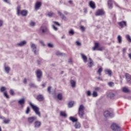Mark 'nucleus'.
Here are the masks:
<instances>
[{
	"label": "nucleus",
	"instance_id": "f257e3e1",
	"mask_svg": "<svg viewBox=\"0 0 131 131\" xmlns=\"http://www.w3.org/2000/svg\"><path fill=\"white\" fill-rule=\"evenodd\" d=\"M30 105L32 108L33 110H34V112L37 115H38L39 117H40V112H39V108L36 106V105H33L31 102L29 103Z\"/></svg>",
	"mask_w": 131,
	"mask_h": 131
},
{
	"label": "nucleus",
	"instance_id": "f03ea898",
	"mask_svg": "<svg viewBox=\"0 0 131 131\" xmlns=\"http://www.w3.org/2000/svg\"><path fill=\"white\" fill-rule=\"evenodd\" d=\"M84 106L83 105L81 104L78 109V114L79 116L82 118V117H83V116L84 115Z\"/></svg>",
	"mask_w": 131,
	"mask_h": 131
},
{
	"label": "nucleus",
	"instance_id": "7ed1b4c3",
	"mask_svg": "<svg viewBox=\"0 0 131 131\" xmlns=\"http://www.w3.org/2000/svg\"><path fill=\"white\" fill-rule=\"evenodd\" d=\"M30 46L31 48L32 49V51L34 53V55H37L38 53L36 51V50L37 49V46H36V45L33 43H31Z\"/></svg>",
	"mask_w": 131,
	"mask_h": 131
},
{
	"label": "nucleus",
	"instance_id": "20e7f679",
	"mask_svg": "<svg viewBox=\"0 0 131 131\" xmlns=\"http://www.w3.org/2000/svg\"><path fill=\"white\" fill-rule=\"evenodd\" d=\"M36 75L38 78V81H40V78L42 77V72L41 70L38 69L36 71Z\"/></svg>",
	"mask_w": 131,
	"mask_h": 131
},
{
	"label": "nucleus",
	"instance_id": "39448f33",
	"mask_svg": "<svg viewBox=\"0 0 131 131\" xmlns=\"http://www.w3.org/2000/svg\"><path fill=\"white\" fill-rule=\"evenodd\" d=\"M111 128L114 131H121L120 127L115 123L112 124L111 126Z\"/></svg>",
	"mask_w": 131,
	"mask_h": 131
},
{
	"label": "nucleus",
	"instance_id": "423d86ee",
	"mask_svg": "<svg viewBox=\"0 0 131 131\" xmlns=\"http://www.w3.org/2000/svg\"><path fill=\"white\" fill-rule=\"evenodd\" d=\"M104 116L105 117H113V116H114V114H113V113H110L109 111H106L104 112Z\"/></svg>",
	"mask_w": 131,
	"mask_h": 131
},
{
	"label": "nucleus",
	"instance_id": "0eeeda50",
	"mask_svg": "<svg viewBox=\"0 0 131 131\" xmlns=\"http://www.w3.org/2000/svg\"><path fill=\"white\" fill-rule=\"evenodd\" d=\"M27 43V41L25 40L21 41L16 44V47H24V46H26V44Z\"/></svg>",
	"mask_w": 131,
	"mask_h": 131
},
{
	"label": "nucleus",
	"instance_id": "6e6552de",
	"mask_svg": "<svg viewBox=\"0 0 131 131\" xmlns=\"http://www.w3.org/2000/svg\"><path fill=\"white\" fill-rule=\"evenodd\" d=\"M48 30V28L46 26H42L41 27L40 29V32L42 33V34H45L47 32V31Z\"/></svg>",
	"mask_w": 131,
	"mask_h": 131
},
{
	"label": "nucleus",
	"instance_id": "1a4fd4ad",
	"mask_svg": "<svg viewBox=\"0 0 131 131\" xmlns=\"http://www.w3.org/2000/svg\"><path fill=\"white\" fill-rule=\"evenodd\" d=\"M36 100L39 101V102H42L45 100V97H43L42 95H38L37 96Z\"/></svg>",
	"mask_w": 131,
	"mask_h": 131
},
{
	"label": "nucleus",
	"instance_id": "9d476101",
	"mask_svg": "<svg viewBox=\"0 0 131 131\" xmlns=\"http://www.w3.org/2000/svg\"><path fill=\"white\" fill-rule=\"evenodd\" d=\"M37 118L36 117H31L28 118V121L29 123H32L34 120H36Z\"/></svg>",
	"mask_w": 131,
	"mask_h": 131
},
{
	"label": "nucleus",
	"instance_id": "9b49d317",
	"mask_svg": "<svg viewBox=\"0 0 131 131\" xmlns=\"http://www.w3.org/2000/svg\"><path fill=\"white\" fill-rule=\"evenodd\" d=\"M102 15H104V11L102 9H99L96 12V16H102Z\"/></svg>",
	"mask_w": 131,
	"mask_h": 131
},
{
	"label": "nucleus",
	"instance_id": "f8f14e48",
	"mask_svg": "<svg viewBox=\"0 0 131 131\" xmlns=\"http://www.w3.org/2000/svg\"><path fill=\"white\" fill-rule=\"evenodd\" d=\"M58 14L59 15L60 17L62 19V20H64V21H67V17L62 13V12L60 11H58Z\"/></svg>",
	"mask_w": 131,
	"mask_h": 131
},
{
	"label": "nucleus",
	"instance_id": "ddd939ff",
	"mask_svg": "<svg viewBox=\"0 0 131 131\" xmlns=\"http://www.w3.org/2000/svg\"><path fill=\"white\" fill-rule=\"evenodd\" d=\"M18 104L23 108V104H25V98H21L18 101Z\"/></svg>",
	"mask_w": 131,
	"mask_h": 131
},
{
	"label": "nucleus",
	"instance_id": "4468645a",
	"mask_svg": "<svg viewBox=\"0 0 131 131\" xmlns=\"http://www.w3.org/2000/svg\"><path fill=\"white\" fill-rule=\"evenodd\" d=\"M41 7V2H37L36 3L35 5V10H39V8Z\"/></svg>",
	"mask_w": 131,
	"mask_h": 131
},
{
	"label": "nucleus",
	"instance_id": "2eb2a0df",
	"mask_svg": "<svg viewBox=\"0 0 131 131\" xmlns=\"http://www.w3.org/2000/svg\"><path fill=\"white\" fill-rule=\"evenodd\" d=\"M126 79L128 83H131V75L126 73L125 74Z\"/></svg>",
	"mask_w": 131,
	"mask_h": 131
},
{
	"label": "nucleus",
	"instance_id": "dca6fc26",
	"mask_svg": "<svg viewBox=\"0 0 131 131\" xmlns=\"http://www.w3.org/2000/svg\"><path fill=\"white\" fill-rule=\"evenodd\" d=\"M89 61H90V62L88 63V67L89 68H92V67L94 66V61H93V59H92V58H89Z\"/></svg>",
	"mask_w": 131,
	"mask_h": 131
},
{
	"label": "nucleus",
	"instance_id": "f3484780",
	"mask_svg": "<svg viewBox=\"0 0 131 131\" xmlns=\"http://www.w3.org/2000/svg\"><path fill=\"white\" fill-rule=\"evenodd\" d=\"M80 55L84 63H86V62H88V57L83 53H80Z\"/></svg>",
	"mask_w": 131,
	"mask_h": 131
},
{
	"label": "nucleus",
	"instance_id": "a211bd4d",
	"mask_svg": "<svg viewBox=\"0 0 131 131\" xmlns=\"http://www.w3.org/2000/svg\"><path fill=\"white\" fill-rule=\"evenodd\" d=\"M40 125H41V122L36 121L34 123V127H36L37 128H38V127H40Z\"/></svg>",
	"mask_w": 131,
	"mask_h": 131
},
{
	"label": "nucleus",
	"instance_id": "6ab92c4d",
	"mask_svg": "<svg viewBox=\"0 0 131 131\" xmlns=\"http://www.w3.org/2000/svg\"><path fill=\"white\" fill-rule=\"evenodd\" d=\"M89 6L90 8H91L93 10L96 9V4H95V3H94L93 1H91L89 3Z\"/></svg>",
	"mask_w": 131,
	"mask_h": 131
},
{
	"label": "nucleus",
	"instance_id": "aec40b11",
	"mask_svg": "<svg viewBox=\"0 0 131 131\" xmlns=\"http://www.w3.org/2000/svg\"><path fill=\"white\" fill-rule=\"evenodd\" d=\"M104 71H105L106 74H108V76H112V71L111 70H108V69H105Z\"/></svg>",
	"mask_w": 131,
	"mask_h": 131
},
{
	"label": "nucleus",
	"instance_id": "412c9836",
	"mask_svg": "<svg viewBox=\"0 0 131 131\" xmlns=\"http://www.w3.org/2000/svg\"><path fill=\"white\" fill-rule=\"evenodd\" d=\"M107 97L108 98H110V99H114V97H115V95L113 93L111 92L107 94Z\"/></svg>",
	"mask_w": 131,
	"mask_h": 131
},
{
	"label": "nucleus",
	"instance_id": "4be33fe9",
	"mask_svg": "<svg viewBox=\"0 0 131 131\" xmlns=\"http://www.w3.org/2000/svg\"><path fill=\"white\" fill-rule=\"evenodd\" d=\"M119 25L122 27L123 28L124 27V26H126V22L123 21H121L120 23H119Z\"/></svg>",
	"mask_w": 131,
	"mask_h": 131
},
{
	"label": "nucleus",
	"instance_id": "5701e85b",
	"mask_svg": "<svg viewBox=\"0 0 131 131\" xmlns=\"http://www.w3.org/2000/svg\"><path fill=\"white\" fill-rule=\"evenodd\" d=\"M81 126V125H80V123L78 122H76L74 125V127L76 129L80 128Z\"/></svg>",
	"mask_w": 131,
	"mask_h": 131
},
{
	"label": "nucleus",
	"instance_id": "b1692460",
	"mask_svg": "<svg viewBox=\"0 0 131 131\" xmlns=\"http://www.w3.org/2000/svg\"><path fill=\"white\" fill-rule=\"evenodd\" d=\"M107 5L109 9H112L113 5H112V1L109 0L107 2Z\"/></svg>",
	"mask_w": 131,
	"mask_h": 131
},
{
	"label": "nucleus",
	"instance_id": "393cba45",
	"mask_svg": "<svg viewBox=\"0 0 131 131\" xmlns=\"http://www.w3.org/2000/svg\"><path fill=\"white\" fill-rule=\"evenodd\" d=\"M21 7L20 6H18L17 7V14L18 15V16H19V15H20L21 14Z\"/></svg>",
	"mask_w": 131,
	"mask_h": 131
},
{
	"label": "nucleus",
	"instance_id": "a878e982",
	"mask_svg": "<svg viewBox=\"0 0 131 131\" xmlns=\"http://www.w3.org/2000/svg\"><path fill=\"white\" fill-rule=\"evenodd\" d=\"M60 115L62 117H64V118L67 117V114H66V113H65L64 112H60Z\"/></svg>",
	"mask_w": 131,
	"mask_h": 131
},
{
	"label": "nucleus",
	"instance_id": "bb28decb",
	"mask_svg": "<svg viewBox=\"0 0 131 131\" xmlns=\"http://www.w3.org/2000/svg\"><path fill=\"white\" fill-rule=\"evenodd\" d=\"M36 25V23L32 20H31L30 23H29V25L31 27H34V26H35V25Z\"/></svg>",
	"mask_w": 131,
	"mask_h": 131
},
{
	"label": "nucleus",
	"instance_id": "cd10ccee",
	"mask_svg": "<svg viewBox=\"0 0 131 131\" xmlns=\"http://www.w3.org/2000/svg\"><path fill=\"white\" fill-rule=\"evenodd\" d=\"M70 120H71L72 122H77V119L75 118V117H70Z\"/></svg>",
	"mask_w": 131,
	"mask_h": 131
},
{
	"label": "nucleus",
	"instance_id": "c85d7f7f",
	"mask_svg": "<svg viewBox=\"0 0 131 131\" xmlns=\"http://www.w3.org/2000/svg\"><path fill=\"white\" fill-rule=\"evenodd\" d=\"M57 99L60 100H62L63 99V94L62 93H59L57 95Z\"/></svg>",
	"mask_w": 131,
	"mask_h": 131
},
{
	"label": "nucleus",
	"instance_id": "c756f323",
	"mask_svg": "<svg viewBox=\"0 0 131 131\" xmlns=\"http://www.w3.org/2000/svg\"><path fill=\"white\" fill-rule=\"evenodd\" d=\"M71 84L72 85V88H75V85L76 84V82L73 80H71Z\"/></svg>",
	"mask_w": 131,
	"mask_h": 131
},
{
	"label": "nucleus",
	"instance_id": "7c9ffc66",
	"mask_svg": "<svg viewBox=\"0 0 131 131\" xmlns=\"http://www.w3.org/2000/svg\"><path fill=\"white\" fill-rule=\"evenodd\" d=\"M122 91L124 93H129V90L126 87L123 88Z\"/></svg>",
	"mask_w": 131,
	"mask_h": 131
},
{
	"label": "nucleus",
	"instance_id": "2f4dec72",
	"mask_svg": "<svg viewBox=\"0 0 131 131\" xmlns=\"http://www.w3.org/2000/svg\"><path fill=\"white\" fill-rule=\"evenodd\" d=\"M73 105H74V101H70L69 102L68 106L69 108L73 107Z\"/></svg>",
	"mask_w": 131,
	"mask_h": 131
},
{
	"label": "nucleus",
	"instance_id": "473e14b6",
	"mask_svg": "<svg viewBox=\"0 0 131 131\" xmlns=\"http://www.w3.org/2000/svg\"><path fill=\"white\" fill-rule=\"evenodd\" d=\"M20 14L22 15V16H27V11L26 10H23Z\"/></svg>",
	"mask_w": 131,
	"mask_h": 131
},
{
	"label": "nucleus",
	"instance_id": "72a5a7b5",
	"mask_svg": "<svg viewBox=\"0 0 131 131\" xmlns=\"http://www.w3.org/2000/svg\"><path fill=\"white\" fill-rule=\"evenodd\" d=\"M3 122L5 124H8V123H10V119H4Z\"/></svg>",
	"mask_w": 131,
	"mask_h": 131
},
{
	"label": "nucleus",
	"instance_id": "f704fd0d",
	"mask_svg": "<svg viewBox=\"0 0 131 131\" xmlns=\"http://www.w3.org/2000/svg\"><path fill=\"white\" fill-rule=\"evenodd\" d=\"M103 71V69H102V68H100L98 71H97V73L98 74L101 76V75H102V74L101 73Z\"/></svg>",
	"mask_w": 131,
	"mask_h": 131
},
{
	"label": "nucleus",
	"instance_id": "c9c22d12",
	"mask_svg": "<svg viewBox=\"0 0 131 131\" xmlns=\"http://www.w3.org/2000/svg\"><path fill=\"white\" fill-rule=\"evenodd\" d=\"M98 48H99V43H95L94 47H93V50L96 51V50H97V49H98Z\"/></svg>",
	"mask_w": 131,
	"mask_h": 131
},
{
	"label": "nucleus",
	"instance_id": "e433bc0d",
	"mask_svg": "<svg viewBox=\"0 0 131 131\" xmlns=\"http://www.w3.org/2000/svg\"><path fill=\"white\" fill-rule=\"evenodd\" d=\"M118 41L119 43H121L122 42V38L121 37L120 35L118 36Z\"/></svg>",
	"mask_w": 131,
	"mask_h": 131
},
{
	"label": "nucleus",
	"instance_id": "4c0bfd02",
	"mask_svg": "<svg viewBox=\"0 0 131 131\" xmlns=\"http://www.w3.org/2000/svg\"><path fill=\"white\" fill-rule=\"evenodd\" d=\"M92 96L94 98H96V97H98V93H97V92L96 91H93Z\"/></svg>",
	"mask_w": 131,
	"mask_h": 131
},
{
	"label": "nucleus",
	"instance_id": "58836bf2",
	"mask_svg": "<svg viewBox=\"0 0 131 131\" xmlns=\"http://www.w3.org/2000/svg\"><path fill=\"white\" fill-rule=\"evenodd\" d=\"M29 86H30V88H37V86H36V85H35V84L33 83H30Z\"/></svg>",
	"mask_w": 131,
	"mask_h": 131
},
{
	"label": "nucleus",
	"instance_id": "ea45409f",
	"mask_svg": "<svg viewBox=\"0 0 131 131\" xmlns=\"http://www.w3.org/2000/svg\"><path fill=\"white\" fill-rule=\"evenodd\" d=\"M126 38L127 39V40L129 41V42H131V38L130 36L129 35H126Z\"/></svg>",
	"mask_w": 131,
	"mask_h": 131
},
{
	"label": "nucleus",
	"instance_id": "a19ab883",
	"mask_svg": "<svg viewBox=\"0 0 131 131\" xmlns=\"http://www.w3.org/2000/svg\"><path fill=\"white\" fill-rule=\"evenodd\" d=\"M6 90H7V88H6V87L2 86L0 89V92H1V93H3V92H5V91H6Z\"/></svg>",
	"mask_w": 131,
	"mask_h": 131
},
{
	"label": "nucleus",
	"instance_id": "79ce46f5",
	"mask_svg": "<svg viewBox=\"0 0 131 131\" xmlns=\"http://www.w3.org/2000/svg\"><path fill=\"white\" fill-rule=\"evenodd\" d=\"M48 47L49 48H54V47H55V45H54V44L52 43H48Z\"/></svg>",
	"mask_w": 131,
	"mask_h": 131
},
{
	"label": "nucleus",
	"instance_id": "37998d69",
	"mask_svg": "<svg viewBox=\"0 0 131 131\" xmlns=\"http://www.w3.org/2000/svg\"><path fill=\"white\" fill-rule=\"evenodd\" d=\"M37 62L38 65H41V63H42V59H39L37 60Z\"/></svg>",
	"mask_w": 131,
	"mask_h": 131
},
{
	"label": "nucleus",
	"instance_id": "c03bdc74",
	"mask_svg": "<svg viewBox=\"0 0 131 131\" xmlns=\"http://www.w3.org/2000/svg\"><path fill=\"white\" fill-rule=\"evenodd\" d=\"M86 95L88 97H91L92 95V92H91V91L89 90L86 92Z\"/></svg>",
	"mask_w": 131,
	"mask_h": 131
},
{
	"label": "nucleus",
	"instance_id": "a18cd8bd",
	"mask_svg": "<svg viewBox=\"0 0 131 131\" xmlns=\"http://www.w3.org/2000/svg\"><path fill=\"white\" fill-rule=\"evenodd\" d=\"M108 85H109V86H111V88H112V86H114V82H110L107 83Z\"/></svg>",
	"mask_w": 131,
	"mask_h": 131
},
{
	"label": "nucleus",
	"instance_id": "49530a36",
	"mask_svg": "<svg viewBox=\"0 0 131 131\" xmlns=\"http://www.w3.org/2000/svg\"><path fill=\"white\" fill-rule=\"evenodd\" d=\"M39 43L42 46V47H46V44H45V42L42 41V40H39Z\"/></svg>",
	"mask_w": 131,
	"mask_h": 131
},
{
	"label": "nucleus",
	"instance_id": "de8ad7c7",
	"mask_svg": "<svg viewBox=\"0 0 131 131\" xmlns=\"http://www.w3.org/2000/svg\"><path fill=\"white\" fill-rule=\"evenodd\" d=\"M10 67H5V71L7 72V73H9L10 72Z\"/></svg>",
	"mask_w": 131,
	"mask_h": 131
},
{
	"label": "nucleus",
	"instance_id": "09e8293b",
	"mask_svg": "<svg viewBox=\"0 0 131 131\" xmlns=\"http://www.w3.org/2000/svg\"><path fill=\"white\" fill-rule=\"evenodd\" d=\"M75 32H74V31H73V30H71L70 31H69V34L70 35H74Z\"/></svg>",
	"mask_w": 131,
	"mask_h": 131
},
{
	"label": "nucleus",
	"instance_id": "8fccbe9b",
	"mask_svg": "<svg viewBox=\"0 0 131 131\" xmlns=\"http://www.w3.org/2000/svg\"><path fill=\"white\" fill-rule=\"evenodd\" d=\"M55 54L56 56H62V53H60V51H56Z\"/></svg>",
	"mask_w": 131,
	"mask_h": 131
},
{
	"label": "nucleus",
	"instance_id": "3c124183",
	"mask_svg": "<svg viewBox=\"0 0 131 131\" xmlns=\"http://www.w3.org/2000/svg\"><path fill=\"white\" fill-rule=\"evenodd\" d=\"M53 15H54L53 12H50L47 13V16H48V17H52Z\"/></svg>",
	"mask_w": 131,
	"mask_h": 131
},
{
	"label": "nucleus",
	"instance_id": "603ef678",
	"mask_svg": "<svg viewBox=\"0 0 131 131\" xmlns=\"http://www.w3.org/2000/svg\"><path fill=\"white\" fill-rule=\"evenodd\" d=\"M4 96L6 97V98H7V99H9V95H8V93H7V92H5L4 93Z\"/></svg>",
	"mask_w": 131,
	"mask_h": 131
},
{
	"label": "nucleus",
	"instance_id": "864d4df0",
	"mask_svg": "<svg viewBox=\"0 0 131 131\" xmlns=\"http://www.w3.org/2000/svg\"><path fill=\"white\" fill-rule=\"evenodd\" d=\"M29 112H30V108H29V107H28L27 108V110L26 111V114H29Z\"/></svg>",
	"mask_w": 131,
	"mask_h": 131
},
{
	"label": "nucleus",
	"instance_id": "5fc2aeb1",
	"mask_svg": "<svg viewBox=\"0 0 131 131\" xmlns=\"http://www.w3.org/2000/svg\"><path fill=\"white\" fill-rule=\"evenodd\" d=\"M76 46H77L78 47H80V46H81V43H80V42L78 41H76Z\"/></svg>",
	"mask_w": 131,
	"mask_h": 131
},
{
	"label": "nucleus",
	"instance_id": "6e6d98bb",
	"mask_svg": "<svg viewBox=\"0 0 131 131\" xmlns=\"http://www.w3.org/2000/svg\"><path fill=\"white\" fill-rule=\"evenodd\" d=\"M53 29H54V30H55V31H57V30H58V28L56 27V26H55V25H52V26Z\"/></svg>",
	"mask_w": 131,
	"mask_h": 131
},
{
	"label": "nucleus",
	"instance_id": "4d7b16f0",
	"mask_svg": "<svg viewBox=\"0 0 131 131\" xmlns=\"http://www.w3.org/2000/svg\"><path fill=\"white\" fill-rule=\"evenodd\" d=\"M80 28L81 31L83 32V31H84V30H85V28H84V27H83V26H81L80 27Z\"/></svg>",
	"mask_w": 131,
	"mask_h": 131
},
{
	"label": "nucleus",
	"instance_id": "13d9d810",
	"mask_svg": "<svg viewBox=\"0 0 131 131\" xmlns=\"http://www.w3.org/2000/svg\"><path fill=\"white\" fill-rule=\"evenodd\" d=\"M10 94L11 95V96H14L15 95V93H14V91L13 90L11 89L10 91Z\"/></svg>",
	"mask_w": 131,
	"mask_h": 131
},
{
	"label": "nucleus",
	"instance_id": "bf43d9fd",
	"mask_svg": "<svg viewBox=\"0 0 131 131\" xmlns=\"http://www.w3.org/2000/svg\"><path fill=\"white\" fill-rule=\"evenodd\" d=\"M100 90H101V88L100 87H96L95 88V91H96V92H99Z\"/></svg>",
	"mask_w": 131,
	"mask_h": 131
},
{
	"label": "nucleus",
	"instance_id": "052dcab7",
	"mask_svg": "<svg viewBox=\"0 0 131 131\" xmlns=\"http://www.w3.org/2000/svg\"><path fill=\"white\" fill-rule=\"evenodd\" d=\"M4 25V21L0 19V27H2Z\"/></svg>",
	"mask_w": 131,
	"mask_h": 131
},
{
	"label": "nucleus",
	"instance_id": "680f3d73",
	"mask_svg": "<svg viewBox=\"0 0 131 131\" xmlns=\"http://www.w3.org/2000/svg\"><path fill=\"white\" fill-rule=\"evenodd\" d=\"M53 23H54V24H56V25H57V26H60V25L57 21H53Z\"/></svg>",
	"mask_w": 131,
	"mask_h": 131
},
{
	"label": "nucleus",
	"instance_id": "e2e57ef3",
	"mask_svg": "<svg viewBox=\"0 0 131 131\" xmlns=\"http://www.w3.org/2000/svg\"><path fill=\"white\" fill-rule=\"evenodd\" d=\"M5 3H6V4H10V0H3Z\"/></svg>",
	"mask_w": 131,
	"mask_h": 131
},
{
	"label": "nucleus",
	"instance_id": "0e129e2a",
	"mask_svg": "<svg viewBox=\"0 0 131 131\" xmlns=\"http://www.w3.org/2000/svg\"><path fill=\"white\" fill-rule=\"evenodd\" d=\"M51 89H52V87H51V86H49V87H48V92L49 93H51Z\"/></svg>",
	"mask_w": 131,
	"mask_h": 131
},
{
	"label": "nucleus",
	"instance_id": "69168bd1",
	"mask_svg": "<svg viewBox=\"0 0 131 131\" xmlns=\"http://www.w3.org/2000/svg\"><path fill=\"white\" fill-rule=\"evenodd\" d=\"M24 83H27V80L26 79H24Z\"/></svg>",
	"mask_w": 131,
	"mask_h": 131
},
{
	"label": "nucleus",
	"instance_id": "338daca9",
	"mask_svg": "<svg viewBox=\"0 0 131 131\" xmlns=\"http://www.w3.org/2000/svg\"><path fill=\"white\" fill-rule=\"evenodd\" d=\"M64 14L65 15H68V12H67V11H64Z\"/></svg>",
	"mask_w": 131,
	"mask_h": 131
},
{
	"label": "nucleus",
	"instance_id": "774afa93",
	"mask_svg": "<svg viewBox=\"0 0 131 131\" xmlns=\"http://www.w3.org/2000/svg\"><path fill=\"white\" fill-rule=\"evenodd\" d=\"M128 57L129 59H131V53L128 54Z\"/></svg>",
	"mask_w": 131,
	"mask_h": 131
}]
</instances>
